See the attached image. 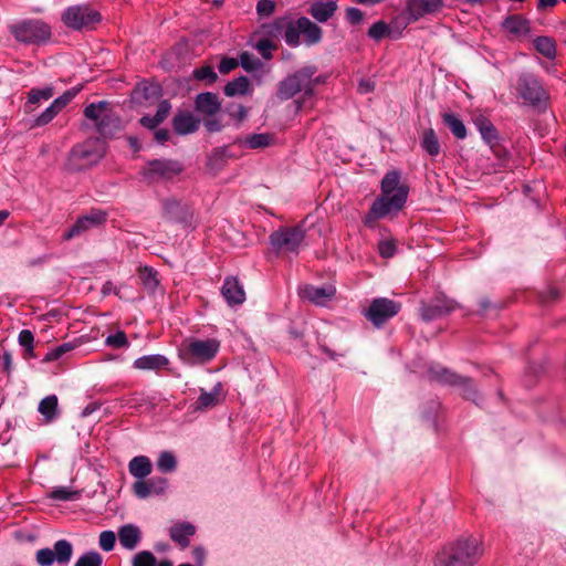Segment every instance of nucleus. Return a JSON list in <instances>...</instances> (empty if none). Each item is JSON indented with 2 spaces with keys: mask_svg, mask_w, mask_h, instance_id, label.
Listing matches in <instances>:
<instances>
[{
  "mask_svg": "<svg viewBox=\"0 0 566 566\" xmlns=\"http://www.w3.org/2000/svg\"><path fill=\"white\" fill-rule=\"evenodd\" d=\"M483 555L482 543L473 536L460 537L438 556L439 566H474Z\"/></svg>",
  "mask_w": 566,
  "mask_h": 566,
  "instance_id": "obj_1",
  "label": "nucleus"
},
{
  "mask_svg": "<svg viewBox=\"0 0 566 566\" xmlns=\"http://www.w3.org/2000/svg\"><path fill=\"white\" fill-rule=\"evenodd\" d=\"M219 349L220 342L216 338L199 339L190 337L181 343L178 354L185 364L195 366L211 361Z\"/></svg>",
  "mask_w": 566,
  "mask_h": 566,
  "instance_id": "obj_2",
  "label": "nucleus"
},
{
  "mask_svg": "<svg viewBox=\"0 0 566 566\" xmlns=\"http://www.w3.org/2000/svg\"><path fill=\"white\" fill-rule=\"evenodd\" d=\"M409 188H399L398 192L392 196H379L375 199L370 209L363 218L365 227L374 229L379 219L388 216L395 217L402 210L407 202Z\"/></svg>",
  "mask_w": 566,
  "mask_h": 566,
  "instance_id": "obj_3",
  "label": "nucleus"
},
{
  "mask_svg": "<svg viewBox=\"0 0 566 566\" xmlns=\"http://www.w3.org/2000/svg\"><path fill=\"white\" fill-rule=\"evenodd\" d=\"M14 39L23 44L41 45L52 35L51 27L39 19H25L9 27Z\"/></svg>",
  "mask_w": 566,
  "mask_h": 566,
  "instance_id": "obj_4",
  "label": "nucleus"
},
{
  "mask_svg": "<svg viewBox=\"0 0 566 566\" xmlns=\"http://www.w3.org/2000/svg\"><path fill=\"white\" fill-rule=\"evenodd\" d=\"M108 102L99 101L84 107V116L95 124L97 133L103 137H113L120 129V119L107 112Z\"/></svg>",
  "mask_w": 566,
  "mask_h": 566,
  "instance_id": "obj_5",
  "label": "nucleus"
},
{
  "mask_svg": "<svg viewBox=\"0 0 566 566\" xmlns=\"http://www.w3.org/2000/svg\"><path fill=\"white\" fill-rule=\"evenodd\" d=\"M193 108L203 120V125L209 133H217L223 128V124L217 117L221 111V102L216 93L202 92L197 94Z\"/></svg>",
  "mask_w": 566,
  "mask_h": 566,
  "instance_id": "obj_6",
  "label": "nucleus"
},
{
  "mask_svg": "<svg viewBox=\"0 0 566 566\" xmlns=\"http://www.w3.org/2000/svg\"><path fill=\"white\" fill-rule=\"evenodd\" d=\"M184 171V165L176 159L160 158L148 160L140 170L148 185L172 180Z\"/></svg>",
  "mask_w": 566,
  "mask_h": 566,
  "instance_id": "obj_7",
  "label": "nucleus"
},
{
  "mask_svg": "<svg viewBox=\"0 0 566 566\" xmlns=\"http://www.w3.org/2000/svg\"><path fill=\"white\" fill-rule=\"evenodd\" d=\"M316 72L317 67L315 65H306L294 73L289 74L277 84V98L281 101H287L301 92L304 94L307 90V83L311 82V76L315 75Z\"/></svg>",
  "mask_w": 566,
  "mask_h": 566,
  "instance_id": "obj_8",
  "label": "nucleus"
},
{
  "mask_svg": "<svg viewBox=\"0 0 566 566\" xmlns=\"http://www.w3.org/2000/svg\"><path fill=\"white\" fill-rule=\"evenodd\" d=\"M516 91L525 104L533 107L546 106L549 99L548 92L533 73H522L518 76Z\"/></svg>",
  "mask_w": 566,
  "mask_h": 566,
  "instance_id": "obj_9",
  "label": "nucleus"
},
{
  "mask_svg": "<svg viewBox=\"0 0 566 566\" xmlns=\"http://www.w3.org/2000/svg\"><path fill=\"white\" fill-rule=\"evenodd\" d=\"M305 238L302 224L294 227H281L269 237L271 248L276 254L281 252L298 253L300 245Z\"/></svg>",
  "mask_w": 566,
  "mask_h": 566,
  "instance_id": "obj_10",
  "label": "nucleus"
},
{
  "mask_svg": "<svg viewBox=\"0 0 566 566\" xmlns=\"http://www.w3.org/2000/svg\"><path fill=\"white\" fill-rule=\"evenodd\" d=\"M428 374L432 380H436L440 384L460 387L463 398L467 400H472L476 403L479 394L472 378L461 376L448 368L440 366L430 367L428 369Z\"/></svg>",
  "mask_w": 566,
  "mask_h": 566,
  "instance_id": "obj_11",
  "label": "nucleus"
},
{
  "mask_svg": "<svg viewBox=\"0 0 566 566\" xmlns=\"http://www.w3.org/2000/svg\"><path fill=\"white\" fill-rule=\"evenodd\" d=\"M63 23L73 30L92 29L102 21L98 11L88 6H72L62 13Z\"/></svg>",
  "mask_w": 566,
  "mask_h": 566,
  "instance_id": "obj_12",
  "label": "nucleus"
},
{
  "mask_svg": "<svg viewBox=\"0 0 566 566\" xmlns=\"http://www.w3.org/2000/svg\"><path fill=\"white\" fill-rule=\"evenodd\" d=\"M401 310V304L387 297L374 298L364 310L365 317L377 328L384 326Z\"/></svg>",
  "mask_w": 566,
  "mask_h": 566,
  "instance_id": "obj_13",
  "label": "nucleus"
},
{
  "mask_svg": "<svg viewBox=\"0 0 566 566\" xmlns=\"http://www.w3.org/2000/svg\"><path fill=\"white\" fill-rule=\"evenodd\" d=\"M73 555V545L67 539H59L53 548H41L35 553V560L39 566H52L55 562L60 566H66Z\"/></svg>",
  "mask_w": 566,
  "mask_h": 566,
  "instance_id": "obj_14",
  "label": "nucleus"
},
{
  "mask_svg": "<svg viewBox=\"0 0 566 566\" xmlns=\"http://www.w3.org/2000/svg\"><path fill=\"white\" fill-rule=\"evenodd\" d=\"M296 41L291 43V48H297L302 43L306 46L318 44L323 39V30L319 25L306 17H300L293 20Z\"/></svg>",
  "mask_w": 566,
  "mask_h": 566,
  "instance_id": "obj_15",
  "label": "nucleus"
},
{
  "mask_svg": "<svg viewBox=\"0 0 566 566\" xmlns=\"http://www.w3.org/2000/svg\"><path fill=\"white\" fill-rule=\"evenodd\" d=\"M107 221V212L102 209H91L86 214L78 217L76 221L64 233L63 239L69 241L80 237L86 231L98 228Z\"/></svg>",
  "mask_w": 566,
  "mask_h": 566,
  "instance_id": "obj_16",
  "label": "nucleus"
},
{
  "mask_svg": "<svg viewBox=\"0 0 566 566\" xmlns=\"http://www.w3.org/2000/svg\"><path fill=\"white\" fill-rule=\"evenodd\" d=\"M293 20L289 15L277 17L272 22L261 24L260 33L271 40L283 38L285 43L291 46V43L296 41Z\"/></svg>",
  "mask_w": 566,
  "mask_h": 566,
  "instance_id": "obj_17",
  "label": "nucleus"
},
{
  "mask_svg": "<svg viewBox=\"0 0 566 566\" xmlns=\"http://www.w3.org/2000/svg\"><path fill=\"white\" fill-rule=\"evenodd\" d=\"M458 308V303L446 295H437L420 306V317L424 322L441 318Z\"/></svg>",
  "mask_w": 566,
  "mask_h": 566,
  "instance_id": "obj_18",
  "label": "nucleus"
},
{
  "mask_svg": "<svg viewBox=\"0 0 566 566\" xmlns=\"http://www.w3.org/2000/svg\"><path fill=\"white\" fill-rule=\"evenodd\" d=\"M104 156L103 145L96 139H88L82 144L73 146L71 158L78 161L80 167L97 164Z\"/></svg>",
  "mask_w": 566,
  "mask_h": 566,
  "instance_id": "obj_19",
  "label": "nucleus"
},
{
  "mask_svg": "<svg viewBox=\"0 0 566 566\" xmlns=\"http://www.w3.org/2000/svg\"><path fill=\"white\" fill-rule=\"evenodd\" d=\"M443 6V0H406L405 12L410 23L419 21L426 15L440 12Z\"/></svg>",
  "mask_w": 566,
  "mask_h": 566,
  "instance_id": "obj_20",
  "label": "nucleus"
},
{
  "mask_svg": "<svg viewBox=\"0 0 566 566\" xmlns=\"http://www.w3.org/2000/svg\"><path fill=\"white\" fill-rule=\"evenodd\" d=\"M163 217L170 222L190 226L192 211L189 206L174 198H168L163 200Z\"/></svg>",
  "mask_w": 566,
  "mask_h": 566,
  "instance_id": "obj_21",
  "label": "nucleus"
},
{
  "mask_svg": "<svg viewBox=\"0 0 566 566\" xmlns=\"http://www.w3.org/2000/svg\"><path fill=\"white\" fill-rule=\"evenodd\" d=\"M473 124L475 128L479 130L483 142L490 146V148L493 150L495 155L500 156V135L491 119L480 114L473 118Z\"/></svg>",
  "mask_w": 566,
  "mask_h": 566,
  "instance_id": "obj_22",
  "label": "nucleus"
},
{
  "mask_svg": "<svg viewBox=\"0 0 566 566\" xmlns=\"http://www.w3.org/2000/svg\"><path fill=\"white\" fill-rule=\"evenodd\" d=\"M501 28L514 38H524L531 34V21L522 14L514 13L506 15L501 22Z\"/></svg>",
  "mask_w": 566,
  "mask_h": 566,
  "instance_id": "obj_23",
  "label": "nucleus"
},
{
  "mask_svg": "<svg viewBox=\"0 0 566 566\" xmlns=\"http://www.w3.org/2000/svg\"><path fill=\"white\" fill-rule=\"evenodd\" d=\"M201 118L189 111H179L175 114L171 125L177 135L185 136L196 133L200 127Z\"/></svg>",
  "mask_w": 566,
  "mask_h": 566,
  "instance_id": "obj_24",
  "label": "nucleus"
},
{
  "mask_svg": "<svg viewBox=\"0 0 566 566\" xmlns=\"http://www.w3.org/2000/svg\"><path fill=\"white\" fill-rule=\"evenodd\" d=\"M335 292L334 286H314L307 284L300 291V296L315 305H325L334 297Z\"/></svg>",
  "mask_w": 566,
  "mask_h": 566,
  "instance_id": "obj_25",
  "label": "nucleus"
},
{
  "mask_svg": "<svg viewBox=\"0 0 566 566\" xmlns=\"http://www.w3.org/2000/svg\"><path fill=\"white\" fill-rule=\"evenodd\" d=\"M221 294L229 306L240 305L245 301V292L237 277L227 276L221 287Z\"/></svg>",
  "mask_w": 566,
  "mask_h": 566,
  "instance_id": "obj_26",
  "label": "nucleus"
},
{
  "mask_svg": "<svg viewBox=\"0 0 566 566\" xmlns=\"http://www.w3.org/2000/svg\"><path fill=\"white\" fill-rule=\"evenodd\" d=\"M167 486V480L165 478H151L148 481L144 479L137 480L133 484V492L139 499H146L151 493L160 494Z\"/></svg>",
  "mask_w": 566,
  "mask_h": 566,
  "instance_id": "obj_27",
  "label": "nucleus"
},
{
  "mask_svg": "<svg viewBox=\"0 0 566 566\" xmlns=\"http://www.w3.org/2000/svg\"><path fill=\"white\" fill-rule=\"evenodd\" d=\"M117 536L123 548L134 551L142 541V530L135 524H124L118 527Z\"/></svg>",
  "mask_w": 566,
  "mask_h": 566,
  "instance_id": "obj_28",
  "label": "nucleus"
},
{
  "mask_svg": "<svg viewBox=\"0 0 566 566\" xmlns=\"http://www.w3.org/2000/svg\"><path fill=\"white\" fill-rule=\"evenodd\" d=\"M196 533V527L188 522H179L169 528V536L180 548H187L190 545V537Z\"/></svg>",
  "mask_w": 566,
  "mask_h": 566,
  "instance_id": "obj_29",
  "label": "nucleus"
},
{
  "mask_svg": "<svg viewBox=\"0 0 566 566\" xmlns=\"http://www.w3.org/2000/svg\"><path fill=\"white\" fill-rule=\"evenodd\" d=\"M168 365L169 359L165 355L160 354L145 355L135 359L133 363V367L135 369L154 371L165 369Z\"/></svg>",
  "mask_w": 566,
  "mask_h": 566,
  "instance_id": "obj_30",
  "label": "nucleus"
},
{
  "mask_svg": "<svg viewBox=\"0 0 566 566\" xmlns=\"http://www.w3.org/2000/svg\"><path fill=\"white\" fill-rule=\"evenodd\" d=\"M337 3L336 1L329 0L327 2L317 1L314 2L308 13L319 23L327 22L336 12Z\"/></svg>",
  "mask_w": 566,
  "mask_h": 566,
  "instance_id": "obj_31",
  "label": "nucleus"
},
{
  "mask_svg": "<svg viewBox=\"0 0 566 566\" xmlns=\"http://www.w3.org/2000/svg\"><path fill=\"white\" fill-rule=\"evenodd\" d=\"M420 146L430 157H437L440 154L441 146L437 133L432 127L423 130L420 138Z\"/></svg>",
  "mask_w": 566,
  "mask_h": 566,
  "instance_id": "obj_32",
  "label": "nucleus"
},
{
  "mask_svg": "<svg viewBox=\"0 0 566 566\" xmlns=\"http://www.w3.org/2000/svg\"><path fill=\"white\" fill-rule=\"evenodd\" d=\"M235 158V155L231 153L229 146L216 147L211 150L207 166L210 169H221L229 159Z\"/></svg>",
  "mask_w": 566,
  "mask_h": 566,
  "instance_id": "obj_33",
  "label": "nucleus"
},
{
  "mask_svg": "<svg viewBox=\"0 0 566 566\" xmlns=\"http://www.w3.org/2000/svg\"><path fill=\"white\" fill-rule=\"evenodd\" d=\"M128 471L137 480L145 479L151 473V462L146 455H137L129 461Z\"/></svg>",
  "mask_w": 566,
  "mask_h": 566,
  "instance_id": "obj_34",
  "label": "nucleus"
},
{
  "mask_svg": "<svg viewBox=\"0 0 566 566\" xmlns=\"http://www.w3.org/2000/svg\"><path fill=\"white\" fill-rule=\"evenodd\" d=\"M160 87L156 84L148 83L146 81L139 82L132 93V98L135 102L142 103L144 101H149L159 95Z\"/></svg>",
  "mask_w": 566,
  "mask_h": 566,
  "instance_id": "obj_35",
  "label": "nucleus"
},
{
  "mask_svg": "<svg viewBox=\"0 0 566 566\" xmlns=\"http://www.w3.org/2000/svg\"><path fill=\"white\" fill-rule=\"evenodd\" d=\"M252 92L251 83L249 78L244 75H241L230 82H228L223 88V93L228 97H233L237 95H248Z\"/></svg>",
  "mask_w": 566,
  "mask_h": 566,
  "instance_id": "obj_36",
  "label": "nucleus"
},
{
  "mask_svg": "<svg viewBox=\"0 0 566 566\" xmlns=\"http://www.w3.org/2000/svg\"><path fill=\"white\" fill-rule=\"evenodd\" d=\"M220 391V384L214 386V388L209 392L202 389L200 396L196 400L195 410L202 411L217 406L219 403Z\"/></svg>",
  "mask_w": 566,
  "mask_h": 566,
  "instance_id": "obj_37",
  "label": "nucleus"
},
{
  "mask_svg": "<svg viewBox=\"0 0 566 566\" xmlns=\"http://www.w3.org/2000/svg\"><path fill=\"white\" fill-rule=\"evenodd\" d=\"M443 124L451 130L458 139H464L468 135L463 120L454 113H443L441 115Z\"/></svg>",
  "mask_w": 566,
  "mask_h": 566,
  "instance_id": "obj_38",
  "label": "nucleus"
},
{
  "mask_svg": "<svg viewBox=\"0 0 566 566\" xmlns=\"http://www.w3.org/2000/svg\"><path fill=\"white\" fill-rule=\"evenodd\" d=\"M399 188H408L406 185L400 184V174L397 170L388 171L380 185L382 196H392L398 192Z\"/></svg>",
  "mask_w": 566,
  "mask_h": 566,
  "instance_id": "obj_39",
  "label": "nucleus"
},
{
  "mask_svg": "<svg viewBox=\"0 0 566 566\" xmlns=\"http://www.w3.org/2000/svg\"><path fill=\"white\" fill-rule=\"evenodd\" d=\"M535 50L548 60H554L557 55L556 43L553 38L541 35L533 41Z\"/></svg>",
  "mask_w": 566,
  "mask_h": 566,
  "instance_id": "obj_40",
  "label": "nucleus"
},
{
  "mask_svg": "<svg viewBox=\"0 0 566 566\" xmlns=\"http://www.w3.org/2000/svg\"><path fill=\"white\" fill-rule=\"evenodd\" d=\"M273 137L268 133L251 134L244 139H238L235 143L250 149L265 148L271 145Z\"/></svg>",
  "mask_w": 566,
  "mask_h": 566,
  "instance_id": "obj_41",
  "label": "nucleus"
},
{
  "mask_svg": "<svg viewBox=\"0 0 566 566\" xmlns=\"http://www.w3.org/2000/svg\"><path fill=\"white\" fill-rule=\"evenodd\" d=\"M38 410L46 422H52L59 415L57 397L55 395L46 396L40 401Z\"/></svg>",
  "mask_w": 566,
  "mask_h": 566,
  "instance_id": "obj_42",
  "label": "nucleus"
},
{
  "mask_svg": "<svg viewBox=\"0 0 566 566\" xmlns=\"http://www.w3.org/2000/svg\"><path fill=\"white\" fill-rule=\"evenodd\" d=\"M157 274V271H155L153 268L144 266L139 270V279L142 284L149 294H154L159 285Z\"/></svg>",
  "mask_w": 566,
  "mask_h": 566,
  "instance_id": "obj_43",
  "label": "nucleus"
},
{
  "mask_svg": "<svg viewBox=\"0 0 566 566\" xmlns=\"http://www.w3.org/2000/svg\"><path fill=\"white\" fill-rule=\"evenodd\" d=\"M368 36L375 41H380L381 39L388 36L391 39H397L398 35H392L391 29L385 21L375 22L368 30Z\"/></svg>",
  "mask_w": 566,
  "mask_h": 566,
  "instance_id": "obj_44",
  "label": "nucleus"
},
{
  "mask_svg": "<svg viewBox=\"0 0 566 566\" xmlns=\"http://www.w3.org/2000/svg\"><path fill=\"white\" fill-rule=\"evenodd\" d=\"M325 80L326 77L325 76H315V75H312L311 76V82L307 83V90L304 94H302V96L296 99L294 103H295V108L296 111H301L303 107H304V104L306 102L307 98H311L313 95H314V92H315V87L319 84H323L325 83Z\"/></svg>",
  "mask_w": 566,
  "mask_h": 566,
  "instance_id": "obj_45",
  "label": "nucleus"
},
{
  "mask_svg": "<svg viewBox=\"0 0 566 566\" xmlns=\"http://www.w3.org/2000/svg\"><path fill=\"white\" fill-rule=\"evenodd\" d=\"M239 65H241L247 72L251 73L262 69L263 63L250 52L243 51L240 53Z\"/></svg>",
  "mask_w": 566,
  "mask_h": 566,
  "instance_id": "obj_46",
  "label": "nucleus"
},
{
  "mask_svg": "<svg viewBox=\"0 0 566 566\" xmlns=\"http://www.w3.org/2000/svg\"><path fill=\"white\" fill-rule=\"evenodd\" d=\"M157 468L164 473L174 472L177 468L176 457L170 451L161 452L157 461Z\"/></svg>",
  "mask_w": 566,
  "mask_h": 566,
  "instance_id": "obj_47",
  "label": "nucleus"
},
{
  "mask_svg": "<svg viewBox=\"0 0 566 566\" xmlns=\"http://www.w3.org/2000/svg\"><path fill=\"white\" fill-rule=\"evenodd\" d=\"M192 76L197 81L206 82L207 84H213L218 80V75L214 72L213 67L210 65H203L197 67L192 72Z\"/></svg>",
  "mask_w": 566,
  "mask_h": 566,
  "instance_id": "obj_48",
  "label": "nucleus"
},
{
  "mask_svg": "<svg viewBox=\"0 0 566 566\" xmlns=\"http://www.w3.org/2000/svg\"><path fill=\"white\" fill-rule=\"evenodd\" d=\"M103 562V556L98 552L88 551L78 557L74 566H102Z\"/></svg>",
  "mask_w": 566,
  "mask_h": 566,
  "instance_id": "obj_49",
  "label": "nucleus"
},
{
  "mask_svg": "<svg viewBox=\"0 0 566 566\" xmlns=\"http://www.w3.org/2000/svg\"><path fill=\"white\" fill-rule=\"evenodd\" d=\"M75 348V345L73 343H63L55 348L50 349L45 356L43 357V363H51L54 360L60 359L63 355L66 353L73 350Z\"/></svg>",
  "mask_w": 566,
  "mask_h": 566,
  "instance_id": "obj_50",
  "label": "nucleus"
},
{
  "mask_svg": "<svg viewBox=\"0 0 566 566\" xmlns=\"http://www.w3.org/2000/svg\"><path fill=\"white\" fill-rule=\"evenodd\" d=\"M54 94L53 87H45V88H32L28 93V104H38L41 101H48L50 99Z\"/></svg>",
  "mask_w": 566,
  "mask_h": 566,
  "instance_id": "obj_51",
  "label": "nucleus"
},
{
  "mask_svg": "<svg viewBox=\"0 0 566 566\" xmlns=\"http://www.w3.org/2000/svg\"><path fill=\"white\" fill-rule=\"evenodd\" d=\"M82 87H72L64 92L61 96L56 97L52 105L60 113L66 105H69L73 98L80 93Z\"/></svg>",
  "mask_w": 566,
  "mask_h": 566,
  "instance_id": "obj_52",
  "label": "nucleus"
},
{
  "mask_svg": "<svg viewBox=\"0 0 566 566\" xmlns=\"http://www.w3.org/2000/svg\"><path fill=\"white\" fill-rule=\"evenodd\" d=\"M80 492L73 491L67 486H59L52 490L50 497L55 501H73L78 499Z\"/></svg>",
  "mask_w": 566,
  "mask_h": 566,
  "instance_id": "obj_53",
  "label": "nucleus"
},
{
  "mask_svg": "<svg viewBox=\"0 0 566 566\" xmlns=\"http://www.w3.org/2000/svg\"><path fill=\"white\" fill-rule=\"evenodd\" d=\"M105 344L106 346L115 349L126 348L129 346L127 336L123 331H117L115 334L108 335L105 339Z\"/></svg>",
  "mask_w": 566,
  "mask_h": 566,
  "instance_id": "obj_54",
  "label": "nucleus"
},
{
  "mask_svg": "<svg viewBox=\"0 0 566 566\" xmlns=\"http://www.w3.org/2000/svg\"><path fill=\"white\" fill-rule=\"evenodd\" d=\"M255 48L261 53L263 59L271 60L272 59L271 51L276 50L277 45L275 42H273V40L263 35L261 39L258 40Z\"/></svg>",
  "mask_w": 566,
  "mask_h": 566,
  "instance_id": "obj_55",
  "label": "nucleus"
},
{
  "mask_svg": "<svg viewBox=\"0 0 566 566\" xmlns=\"http://www.w3.org/2000/svg\"><path fill=\"white\" fill-rule=\"evenodd\" d=\"M157 559L149 551H142L133 558V566H156Z\"/></svg>",
  "mask_w": 566,
  "mask_h": 566,
  "instance_id": "obj_56",
  "label": "nucleus"
},
{
  "mask_svg": "<svg viewBox=\"0 0 566 566\" xmlns=\"http://www.w3.org/2000/svg\"><path fill=\"white\" fill-rule=\"evenodd\" d=\"M116 543V534L113 531H103L98 537V545L104 552L114 549Z\"/></svg>",
  "mask_w": 566,
  "mask_h": 566,
  "instance_id": "obj_57",
  "label": "nucleus"
},
{
  "mask_svg": "<svg viewBox=\"0 0 566 566\" xmlns=\"http://www.w3.org/2000/svg\"><path fill=\"white\" fill-rule=\"evenodd\" d=\"M226 112L229 116L235 119L238 123L243 122L248 116V108L241 104H230L226 107Z\"/></svg>",
  "mask_w": 566,
  "mask_h": 566,
  "instance_id": "obj_58",
  "label": "nucleus"
},
{
  "mask_svg": "<svg viewBox=\"0 0 566 566\" xmlns=\"http://www.w3.org/2000/svg\"><path fill=\"white\" fill-rule=\"evenodd\" d=\"M59 114V112L51 104L46 107L35 119L33 126L41 127L48 125L53 118Z\"/></svg>",
  "mask_w": 566,
  "mask_h": 566,
  "instance_id": "obj_59",
  "label": "nucleus"
},
{
  "mask_svg": "<svg viewBox=\"0 0 566 566\" xmlns=\"http://www.w3.org/2000/svg\"><path fill=\"white\" fill-rule=\"evenodd\" d=\"M345 19L352 25H358L364 20V12L354 7H349L345 10Z\"/></svg>",
  "mask_w": 566,
  "mask_h": 566,
  "instance_id": "obj_60",
  "label": "nucleus"
},
{
  "mask_svg": "<svg viewBox=\"0 0 566 566\" xmlns=\"http://www.w3.org/2000/svg\"><path fill=\"white\" fill-rule=\"evenodd\" d=\"M396 244L392 240H382L378 243V252L385 259L392 258L396 253Z\"/></svg>",
  "mask_w": 566,
  "mask_h": 566,
  "instance_id": "obj_61",
  "label": "nucleus"
},
{
  "mask_svg": "<svg viewBox=\"0 0 566 566\" xmlns=\"http://www.w3.org/2000/svg\"><path fill=\"white\" fill-rule=\"evenodd\" d=\"M275 6L273 0H259L256 3V12L260 17H270L274 13Z\"/></svg>",
  "mask_w": 566,
  "mask_h": 566,
  "instance_id": "obj_62",
  "label": "nucleus"
},
{
  "mask_svg": "<svg viewBox=\"0 0 566 566\" xmlns=\"http://www.w3.org/2000/svg\"><path fill=\"white\" fill-rule=\"evenodd\" d=\"M238 66H239V60H237L234 57L224 56L221 59L218 69L221 74H228L231 71H233L234 69H237Z\"/></svg>",
  "mask_w": 566,
  "mask_h": 566,
  "instance_id": "obj_63",
  "label": "nucleus"
},
{
  "mask_svg": "<svg viewBox=\"0 0 566 566\" xmlns=\"http://www.w3.org/2000/svg\"><path fill=\"white\" fill-rule=\"evenodd\" d=\"M171 109V104L167 99H163L158 103L157 111L155 114V117L157 118V123L161 124L167 116L169 115V112Z\"/></svg>",
  "mask_w": 566,
  "mask_h": 566,
  "instance_id": "obj_64",
  "label": "nucleus"
}]
</instances>
